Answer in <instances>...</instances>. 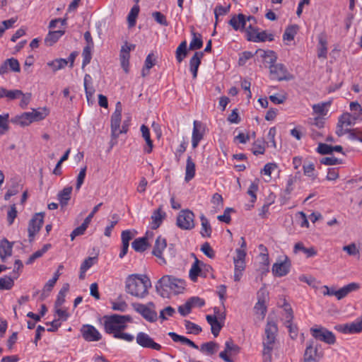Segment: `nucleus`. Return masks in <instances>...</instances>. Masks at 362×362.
I'll use <instances>...</instances> for the list:
<instances>
[{
    "instance_id": "63",
    "label": "nucleus",
    "mask_w": 362,
    "mask_h": 362,
    "mask_svg": "<svg viewBox=\"0 0 362 362\" xmlns=\"http://www.w3.org/2000/svg\"><path fill=\"white\" fill-rule=\"evenodd\" d=\"M201 251L209 258L213 259L215 257V252L208 242L202 245Z\"/></svg>"
},
{
    "instance_id": "4",
    "label": "nucleus",
    "mask_w": 362,
    "mask_h": 362,
    "mask_svg": "<svg viewBox=\"0 0 362 362\" xmlns=\"http://www.w3.org/2000/svg\"><path fill=\"white\" fill-rule=\"evenodd\" d=\"M356 117H353L349 112L343 113L339 118L336 134L337 136H342L349 134V136H362L360 130L351 129L350 127L355 123Z\"/></svg>"
},
{
    "instance_id": "61",
    "label": "nucleus",
    "mask_w": 362,
    "mask_h": 362,
    "mask_svg": "<svg viewBox=\"0 0 362 362\" xmlns=\"http://www.w3.org/2000/svg\"><path fill=\"white\" fill-rule=\"evenodd\" d=\"M232 211H234V209L233 208L227 207L222 215H219L217 216V219L219 221L226 223H230L231 221L230 218V213Z\"/></svg>"
},
{
    "instance_id": "37",
    "label": "nucleus",
    "mask_w": 362,
    "mask_h": 362,
    "mask_svg": "<svg viewBox=\"0 0 362 362\" xmlns=\"http://www.w3.org/2000/svg\"><path fill=\"white\" fill-rule=\"evenodd\" d=\"M132 247L136 252H144L149 247L147 237H142L135 239L132 243Z\"/></svg>"
},
{
    "instance_id": "36",
    "label": "nucleus",
    "mask_w": 362,
    "mask_h": 362,
    "mask_svg": "<svg viewBox=\"0 0 362 362\" xmlns=\"http://www.w3.org/2000/svg\"><path fill=\"white\" fill-rule=\"evenodd\" d=\"M195 171V163L192 160L191 156H188L187 159L185 176V180L187 182H189L194 177Z\"/></svg>"
},
{
    "instance_id": "19",
    "label": "nucleus",
    "mask_w": 362,
    "mask_h": 362,
    "mask_svg": "<svg viewBox=\"0 0 362 362\" xmlns=\"http://www.w3.org/2000/svg\"><path fill=\"white\" fill-rule=\"evenodd\" d=\"M215 315H207L206 320L211 326V331L214 337L218 336L220 331L223 327V325L218 320L217 315L219 316V308L215 307L214 308Z\"/></svg>"
},
{
    "instance_id": "44",
    "label": "nucleus",
    "mask_w": 362,
    "mask_h": 362,
    "mask_svg": "<svg viewBox=\"0 0 362 362\" xmlns=\"http://www.w3.org/2000/svg\"><path fill=\"white\" fill-rule=\"evenodd\" d=\"M192 40L189 43V49H199L203 46L202 35L194 31L192 32Z\"/></svg>"
},
{
    "instance_id": "6",
    "label": "nucleus",
    "mask_w": 362,
    "mask_h": 362,
    "mask_svg": "<svg viewBox=\"0 0 362 362\" xmlns=\"http://www.w3.org/2000/svg\"><path fill=\"white\" fill-rule=\"evenodd\" d=\"M122 111V104L120 102H117L115 106V110L111 117L112 136H118L119 134H126L127 132L129 121H124L122 127H120Z\"/></svg>"
},
{
    "instance_id": "5",
    "label": "nucleus",
    "mask_w": 362,
    "mask_h": 362,
    "mask_svg": "<svg viewBox=\"0 0 362 362\" xmlns=\"http://www.w3.org/2000/svg\"><path fill=\"white\" fill-rule=\"evenodd\" d=\"M185 286V282L184 280L170 275H165L161 277L157 285V288L160 287L165 291H170L175 293H182Z\"/></svg>"
},
{
    "instance_id": "8",
    "label": "nucleus",
    "mask_w": 362,
    "mask_h": 362,
    "mask_svg": "<svg viewBox=\"0 0 362 362\" xmlns=\"http://www.w3.org/2000/svg\"><path fill=\"white\" fill-rule=\"evenodd\" d=\"M194 214L189 209L181 210L176 220V224L182 230H192L195 227Z\"/></svg>"
},
{
    "instance_id": "39",
    "label": "nucleus",
    "mask_w": 362,
    "mask_h": 362,
    "mask_svg": "<svg viewBox=\"0 0 362 362\" xmlns=\"http://www.w3.org/2000/svg\"><path fill=\"white\" fill-rule=\"evenodd\" d=\"M32 122H38L42 120L48 115V110L46 107L33 109L31 112H28Z\"/></svg>"
},
{
    "instance_id": "53",
    "label": "nucleus",
    "mask_w": 362,
    "mask_h": 362,
    "mask_svg": "<svg viewBox=\"0 0 362 362\" xmlns=\"http://www.w3.org/2000/svg\"><path fill=\"white\" fill-rule=\"evenodd\" d=\"M295 222L301 228H308L309 225L307 216L303 211L298 212L295 215Z\"/></svg>"
},
{
    "instance_id": "51",
    "label": "nucleus",
    "mask_w": 362,
    "mask_h": 362,
    "mask_svg": "<svg viewBox=\"0 0 362 362\" xmlns=\"http://www.w3.org/2000/svg\"><path fill=\"white\" fill-rule=\"evenodd\" d=\"M274 346L263 344L262 361L272 362V351Z\"/></svg>"
},
{
    "instance_id": "55",
    "label": "nucleus",
    "mask_w": 362,
    "mask_h": 362,
    "mask_svg": "<svg viewBox=\"0 0 362 362\" xmlns=\"http://www.w3.org/2000/svg\"><path fill=\"white\" fill-rule=\"evenodd\" d=\"M153 55L149 54L146 59L144 66L141 71V74L143 76H146L149 74L150 69L154 66L155 62L152 58Z\"/></svg>"
},
{
    "instance_id": "46",
    "label": "nucleus",
    "mask_w": 362,
    "mask_h": 362,
    "mask_svg": "<svg viewBox=\"0 0 362 362\" xmlns=\"http://www.w3.org/2000/svg\"><path fill=\"white\" fill-rule=\"evenodd\" d=\"M69 290V284L67 283L64 284L58 293L57 298L55 301V308H59L65 302V297Z\"/></svg>"
},
{
    "instance_id": "27",
    "label": "nucleus",
    "mask_w": 362,
    "mask_h": 362,
    "mask_svg": "<svg viewBox=\"0 0 362 362\" xmlns=\"http://www.w3.org/2000/svg\"><path fill=\"white\" fill-rule=\"evenodd\" d=\"M333 151L339 152L342 154H344L343 152V148L341 146L337 145V146H332L328 144H322L319 143L318 144V153L322 154V155H327V154H332Z\"/></svg>"
},
{
    "instance_id": "3",
    "label": "nucleus",
    "mask_w": 362,
    "mask_h": 362,
    "mask_svg": "<svg viewBox=\"0 0 362 362\" xmlns=\"http://www.w3.org/2000/svg\"><path fill=\"white\" fill-rule=\"evenodd\" d=\"M261 57L269 64V72L271 78L274 80L290 81L293 76L288 71L286 67L281 63H276L277 57L272 50L262 51Z\"/></svg>"
},
{
    "instance_id": "33",
    "label": "nucleus",
    "mask_w": 362,
    "mask_h": 362,
    "mask_svg": "<svg viewBox=\"0 0 362 362\" xmlns=\"http://www.w3.org/2000/svg\"><path fill=\"white\" fill-rule=\"evenodd\" d=\"M12 248V244L6 239H4L0 242V258L3 261L11 255Z\"/></svg>"
},
{
    "instance_id": "23",
    "label": "nucleus",
    "mask_w": 362,
    "mask_h": 362,
    "mask_svg": "<svg viewBox=\"0 0 362 362\" xmlns=\"http://www.w3.org/2000/svg\"><path fill=\"white\" fill-rule=\"evenodd\" d=\"M189 275L190 279L194 282L197 281L198 276L206 277V273L203 272V269L200 266V261L197 257L191 267Z\"/></svg>"
},
{
    "instance_id": "59",
    "label": "nucleus",
    "mask_w": 362,
    "mask_h": 362,
    "mask_svg": "<svg viewBox=\"0 0 362 362\" xmlns=\"http://www.w3.org/2000/svg\"><path fill=\"white\" fill-rule=\"evenodd\" d=\"M135 234V230H123L121 234L122 244L129 245V241L134 238Z\"/></svg>"
},
{
    "instance_id": "16",
    "label": "nucleus",
    "mask_w": 362,
    "mask_h": 362,
    "mask_svg": "<svg viewBox=\"0 0 362 362\" xmlns=\"http://www.w3.org/2000/svg\"><path fill=\"white\" fill-rule=\"evenodd\" d=\"M291 265V261L287 257H285L284 260L275 262L272 268L274 276L282 277L287 275L290 272Z\"/></svg>"
},
{
    "instance_id": "20",
    "label": "nucleus",
    "mask_w": 362,
    "mask_h": 362,
    "mask_svg": "<svg viewBox=\"0 0 362 362\" xmlns=\"http://www.w3.org/2000/svg\"><path fill=\"white\" fill-rule=\"evenodd\" d=\"M334 329L343 334H357L361 332V329L358 320L351 323L339 324L334 327Z\"/></svg>"
},
{
    "instance_id": "10",
    "label": "nucleus",
    "mask_w": 362,
    "mask_h": 362,
    "mask_svg": "<svg viewBox=\"0 0 362 362\" xmlns=\"http://www.w3.org/2000/svg\"><path fill=\"white\" fill-rule=\"evenodd\" d=\"M44 222V214L42 213L35 214L28 223V232L30 242L33 241L35 235L40 231Z\"/></svg>"
},
{
    "instance_id": "28",
    "label": "nucleus",
    "mask_w": 362,
    "mask_h": 362,
    "mask_svg": "<svg viewBox=\"0 0 362 362\" xmlns=\"http://www.w3.org/2000/svg\"><path fill=\"white\" fill-rule=\"evenodd\" d=\"M92 78L89 74H86L83 78V84L86 92V96L87 99V102L88 104H93V95L95 93V89L92 86H88L89 83H91Z\"/></svg>"
},
{
    "instance_id": "64",
    "label": "nucleus",
    "mask_w": 362,
    "mask_h": 362,
    "mask_svg": "<svg viewBox=\"0 0 362 362\" xmlns=\"http://www.w3.org/2000/svg\"><path fill=\"white\" fill-rule=\"evenodd\" d=\"M95 257H89L82 262L80 267V270H82L83 272H86L92 266L95 264Z\"/></svg>"
},
{
    "instance_id": "32",
    "label": "nucleus",
    "mask_w": 362,
    "mask_h": 362,
    "mask_svg": "<svg viewBox=\"0 0 362 362\" xmlns=\"http://www.w3.org/2000/svg\"><path fill=\"white\" fill-rule=\"evenodd\" d=\"M168 335L170 337L172 340L175 342H180L182 344H186L193 349H198L199 346L192 340L189 339L188 338L179 335L175 332H170L168 333Z\"/></svg>"
},
{
    "instance_id": "13",
    "label": "nucleus",
    "mask_w": 362,
    "mask_h": 362,
    "mask_svg": "<svg viewBox=\"0 0 362 362\" xmlns=\"http://www.w3.org/2000/svg\"><path fill=\"white\" fill-rule=\"evenodd\" d=\"M136 341L138 345L143 348L151 349L160 351L161 345L154 341V340L146 332H138L136 337Z\"/></svg>"
},
{
    "instance_id": "56",
    "label": "nucleus",
    "mask_w": 362,
    "mask_h": 362,
    "mask_svg": "<svg viewBox=\"0 0 362 362\" xmlns=\"http://www.w3.org/2000/svg\"><path fill=\"white\" fill-rule=\"evenodd\" d=\"M13 276L8 277L5 276L0 279V289L1 290H8L11 289L13 286Z\"/></svg>"
},
{
    "instance_id": "24",
    "label": "nucleus",
    "mask_w": 362,
    "mask_h": 362,
    "mask_svg": "<svg viewBox=\"0 0 362 362\" xmlns=\"http://www.w3.org/2000/svg\"><path fill=\"white\" fill-rule=\"evenodd\" d=\"M360 288V284L358 283H350L344 287L339 288V290L334 292V296L337 297L338 300H341L346 297L349 293L352 291H357Z\"/></svg>"
},
{
    "instance_id": "1",
    "label": "nucleus",
    "mask_w": 362,
    "mask_h": 362,
    "mask_svg": "<svg viewBox=\"0 0 362 362\" xmlns=\"http://www.w3.org/2000/svg\"><path fill=\"white\" fill-rule=\"evenodd\" d=\"M104 319V330L107 334H112L113 337L122 339L127 342H132L134 337L129 334L123 332L127 327V323L132 322V318L130 315H120L113 314L106 315Z\"/></svg>"
},
{
    "instance_id": "52",
    "label": "nucleus",
    "mask_w": 362,
    "mask_h": 362,
    "mask_svg": "<svg viewBox=\"0 0 362 362\" xmlns=\"http://www.w3.org/2000/svg\"><path fill=\"white\" fill-rule=\"evenodd\" d=\"M276 171H279L277 164L275 163H268L264 166L263 169L261 170V174L267 175L269 178H272V173Z\"/></svg>"
},
{
    "instance_id": "22",
    "label": "nucleus",
    "mask_w": 362,
    "mask_h": 362,
    "mask_svg": "<svg viewBox=\"0 0 362 362\" xmlns=\"http://www.w3.org/2000/svg\"><path fill=\"white\" fill-rule=\"evenodd\" d=\"M318 340L328 345H334L337 341L335 334L322 326H318Z\"/></svg>"
},
{
    "instance_id": "34",
    "label": "nucleus",
    "mask_w": 362,
    "mask_h": 362,
    "mask_svg": "<svg viewBox=\"0 0 362 362\" xmlns=\"http://www.w3.org/2000/svg\"><path fill=\"white\" fill-rule=\"evenodd\" d=\"M200 220H201V230L200 234L204 238H210L212 233V228L210 225V223L207 218L204 215L202 214L200 216Z\"/></svg>"
},
{
    "instance_id": "2",
    "label": "nucleus",
    "mask_w": 362,
    "mask_h": 362,
    "mask_svg": "<svg viewBox=\"0 0 362 362\" xmlns=\"http://www.w3.org/2000/svg\"><path fill=\"white\" fill-rule=\"evenodd\" d=\"M151 286L150 280L144 275L130 274L125 280L126 292L137 298H144L148 295Z\"/></svg>"
},
{
    "instance_id": "12",
    "label": "nucleus",
    "mask_w": 362,
    "mask_h": 362,
    "mask_svg": "<svg viewBox=\"0 0 362 362\" xmlns=\"http://www.w3.org/2000/svg\"><path fill=\"white\" fill-rule=\"evenodd\" d=\"M267 138L268 140H265L264 137H257V139L253 141L251 147V151L253 154L256 156L264 154L266 148L269 146V144H271L274 147L276 146V144L274 140V137Z\"/></svg>"
},
{
    "instance_id": "17",
    "label": "nucleus",
    "mask_w": 362,
    "mask_h": 362,
    "mask_svg": "<svg viewBox=\"0 0 362 362\" xmlns=\"http://www.w3.org/2000/svg\"><path fill=\"white\" fill-rule=\"evenodd\" d=\"M277 332L276 324L274 322L269 321L265 327L266 336L263 339L262 344L274 346Z\"/></svg>"
},
{
    "instance_id": "60",
    "label": "nucleus",
    "mask_w": 362,
    "mask_h": 362,
    "mask_svg": "<svg viewBox=\"0 0 362 362\" xmlns=\"http://www.w3.org/2000/svg\"><path fill=\"white\" fill-rule=\"evenodd\" d=\"M9 115L5 113L0 115V134H3L8 128Z\"/></svg>"
},
{
    "instance_id": "18",
    "label": "nucleus",
    "mask_w": 362,
    "mask_h": 362,
    "mask_svg": "<svg viewBox=\"0 0 362 362\" xmlns=\"http://www.w3.org/2000/svg\"><path fill=\"white\" fill-rule=\"evenodd\" d=\"M135 48V45L129 44L126 42L121 47L119 53V59L121 66L127 72L129 64L130 52Z\"/></svg>"
},
{
    "instance_id": "7",
    "label": "nucleus",
    "mask_w": 362,
    "mask_h": 362,
    "mask_svg": "<svg viewBox=\"0 0 362 362\" xmlns=\"http://www.w3.org/2000/svg\"><path fill=\"white\" fill-rule=\"evenodd\" d=\"M134 310L141 315L144 319L149 322H155L158 320V314L156 311V305L153 302L146 304L140 303H134Z\"/></svg>"
},
{
    "instance_id": "38",
    "label": "nucleus",
    "mask_w": 362,
    "mask_h": 362,
    "mask_svg": "<svg viewBox=\"0 0 362 362\" xmlns=\"http://www.w3.org/2000/svg\"><path fill=\"white\" fill-rule=\"evenodd\" d=\"M11 122L21 127L28 126L33 122L28 112L15 116L11 119Z\"/></svg>"
},
{
    "instance_id": "9",
    "label": "nucleus",
    "mask_w": 362,
    "mask_h": 362,
    "mask_svg": "<svg viewBox=\"0 0 362 362\" xmlns=\"http://www.w3.org/2000/svg\"><path fill=\"white\" fill-rule=\"evenodd\" d=\"M83 339L88 342H95L101 340L102 334L98 329L92 325H83L80 329Z\"/></svg>"
},
{
    "instance_id": "31",
    "label": "nucleus",
    "mask_w": 362,
    "mask_h": 362,
    "mask_svg": "<svg viewBox=\"0 0 362 362\" xmlns=\"http://www.w3.org/2000/svg\"><path fill=\"white\" fill-rule=\"evenodd\" d=\"M219 349V344L214 341H210L202 344L200 346V351L206 355L211 356L216 354Z\"/></svg>"
},
{
    "instance_id": "35",
    "label": "nucleus",
    "mask_w": 362,
    "mask_h": 362,
    "mask_svg": "<svg viewBox=\"0 0 362 362\" xmlns=\"http://www.w3.org/2000/svg\"><path fill=\"white\" fill-rule=\"evenodd\" d=\"M332 101L329 100L325 103H322L321 104H318V128H320L323 126L322 119H325V117L328 114V108L331 105Z\"/></svg>"
},
{
    "instance_id": "29",
    "label": "nucleus",
    "mask_w": 362,
    "mask_h": 362,
    "mask_svg": "<svg viewBox=\"0 0 362 362\" xmlns=\"http://www.w3.org/2000/svg\"><path fill=\"white\" fill-rule=\"evenodd\" d=\"M72 190L71 186H67L59 192L57 199L62 207H64L68 204L69 201L71 199Z\"/></svg>"
},
{
    "instance_id": "57",
    "label": "nucleus",
    "mask_w": 362,
    "mask_h": 362,
    "mask_svg": "<svg viewBox=\"0 0 362 362\" xmlns=\"http://www.w3.org/2000/svg\"><path fill=\"white\" fill-rule=\"evenodd\" d=\"M258 183L253 182L250 185L247 189V193L249 196H250L252 203H255L257 200L256 193L258 191Z\"/></svg>"
},
{
    "instance_id": "58",
    "label": "nucleus",
    "mask_w": 362,
    "mask_h": 362,
    "mask_svg": "<svg viewBox=\"0 0 362 362\" xmlns=\"http://www.w3.org/2000/svg\"><path fill=\"white\" fill-rule=\"evenodd\" d=\"M175 313V310L171 306H167L160 311L159 317L162 321L167 320L169 317L173 316Z\"/></svg>"
},
{
    "instance_id": "21",
    "label": "nucleus",
    "mask_w": 362,
    "mask_h": 362,
    "mask_svg": "<svg viewBox=\"0 0 362 362\" xmlns=\"http://www.w3.org/2000/svg\"><path fill=\"white\" fill-rule=\"evenodd\" d=\"M166 217V213L163 210L162 206H160L156 210L153 211L151 214L150 226L152 230H156L162 224L163 220Z\"/></svg>"
},
{
    "instance_id": "50",
    "label": "nucleus",
    "mask_w": 362,
    "mask_h": 362,
    "mask_svg": "<svg viewBox=\"0 0 362 362\" xmlns=\"http://www.w3.org/2000/svg\"><path fill=\"white\" fill-rule=\"evenodd\" d=\"M184 324L188 334H193L197 335L202 331V329L199 325L192 322L189 320H185Z\"/></svg>"
},
{
    "instance_id": "26",
    "label": "nucleus",
    "mask_w": 362,
    "mask_h": 362,
    "mask_svg": "<svg viewBox=\"0 0 362 362\" xmlns=\"http://www.w3.org/2000/svg\"><path fill=\"white\" fill-rule=\"evenodd\" d=\"M250 40H252L255 42H271L274 40V35L272 33H269L267 31L257 32L254 31L250 33V36L249 38Z\"/></svg>"
},
{
    "instance_id": "40",
    "label": "nucleus",
    "mask_w": 362,
    "mask_h": 362,
    "mask_svg": "<svg viewBox=\"0 0 362 362\" xmlns=\"http://www.w3.org/2000/svg\"><path fill=\"white\" fill-rule=\"evenodd\" d=\"M303 252L306 257H310L314 256L316 254L315 250L314 247H305L304 245L301 242H298L294 245L293 247V252L297 254L298 252Z\"/></svg>"
},
{
    "instance_id": "41",
    "label": "nucleus",
    "mask_w": 362,
    "mask_h": 362,
    "mask_svg": "<svg viewBox=\"0 0 362 362\" xmlns=\"http://www.w3.org/2000/svg\"><path fill=\"white\" fill-rule=\"evenodd\" d=\"M64 34V30L49 31L45 37V43L52 46Z\"/></svg>"
},
{
    "instance_id": "47",
    "label": "nucleus",
    "mask_w": 362,
    "mask_h": 362,
    "mask_svg": "<svg viewBox=\"0 0 362 362\" xmlns=\"http://www.w3.org/2000/svg\"><path fill=\"white\" fill-rule=\"evenodd\" d=\"M187 54V42L183 41L180 44V45L177 47L176 49L175 57L177 62H182L183 59L186 57Z\"/></svg>"
},
{
    "instance_id": "11",
    "label": "nucleus",
    "mask_w": 362,
    "mask_h": 362,
    "mask_svg": "<svg viewBox=\"0 0 362 362\" xmlns=\"http://www.w3.org/2000/svg\"><path fill=\"white\" fill-rule=\"evenodd\" d=\"M240 351V347L235 344L234 341L229 339L225 342V349L219 354V357L224 362H234L230 358L231 356H235Z\"/></svg>"
},
{
    "instance_id": "62",
    "label": "nucleus",
    "mask_w": 362,
    "mask_h": 362,
    "mask_svg": "<svg viewBox=\"0 0 362 362\" xmlns=\"http://www.w3.org/2000/svg\"><path fill=\"white\" fill-rule=\"evenodd\" d=\"M304 175L308 177L314 175L315 165L310 161H305L303 165Z\"/></svg>"
},
{
    "instance_id": "30",
    "label": "nucleus",
    "mask_w": 362,
    "mask_h": 362,
    "mask_svg": "<svg viewBox=\"0 0 362 362\" xmlns=\"http://www.w3.org/2000/svg\"><path fill=\"white\" fill-rule=\"evenodd\" d=\"M228 23L235 30L243 29L246 26V18L245 15L240 13L238 16H233Z\"/></svg>"
},
{
    "instance_id": "14",
    "label": "nucleus",
    "mask_w": 362,
    "mask_h": 362,
    "mask_svg": "<svg viewBox=\"0 0 362 362\" xmlns=\"http://www.w3.org/2000/svg\"><path fill=\"white\" fill-rule=\"evenodd\" d=\"M167 247V240L165 238L159 235L155 242L152 254L158 259V263L160 265L167 264L165 258L163 255V251Z\"/></svg>"
},
{
    "instance_id": "25",
    "label": "nucleus",
    "mask_w": 362,
    "mask_h": 362,
    "mask_svg": "<svg viewBox=\"0 0 362 362\" xmlns=\"http://www.w3.org/2000/svg\"><path fill=\"white\" fill-rule=\"evenodd\" d=\"M203 57V52H197L189 61V70L194 78H197L199 66L201 64V59Z\"/></svg>"
},
{
    "instance_id": "43",
    "label": "nucleus",
    "mask_w": 362,
    "mask_h": 362,
    "mask_svg": "<svg viewBox=\"0 0 362 362\" xmlns=\"http://www.w3.org/2000/svg\"><path fill=\"white\" fill-rule=\"evenodd\" d=\"M67 64L68 61L62 58L56 59L47 63V65L50 67L54 72L64 69Z\"/></svg>"
},
{
    "instance_id": "48",
    "label": "nucleus",
    "mask_w": 362,
    "mask_h": 362,
    "mask_svg": "<svg viewBox=\"0 0 362 362\" xmlns=\"http://www.w3.org/2000/svg\"><path fill=\"white\" fill-rule=\"evenodd\" d=\"M50 247V244L44 245L40 250H38L32 254V255L27 260L26 264H31L33 263L36 259L41 257Z\"/></svg>"
},
{
    "instance_id": "42",
    "label": "nucleus",
    "mask_w": 362,
    "mask_h": 362,
    "mask_svg": "<svg viewBox=\"0 0 362 362\" xmlns=\"http://www.w3.org/2000/svg\"><path fill=\"white\" fill-rule=\"evenodd\" d=\"M298 30V27L296 25H292L286 28L283 35V40L286 42L288 45V42L294 40Z\"/></svg>"
},
{
    "instance_id": "49",
    "label": "nucleus",
    "mask_w": 362,
    "mask_h": 362,
    "mask_svg": "<svg viewBox=\"0 0 362 362\" xmlns=\"http://www.w3.org/2000/svg\"><path fill=\"white\" fill-rule=\"evenodd\" d=\"M297 182V177L290 175L287 180L286 183V187L284 189V196H289L295 189V184Z\"/></svg>"
},
{
    "instance_id": "45",
    "label": "nucleus",
    "mask_w": 362,
    "mask_h": 362,
    "mask_svg": "<svg viewBox=\"0 0 362 362\" xmlns=\"http://www.w3.org/2000/svg\"><path fill=\"white\" fill-rule=\"evenodd\" d=\"M317 356V347H313L310 344L307 346L303 362H316L315 357Z\"/></svg>"
},
{
    "instance_id": "54",
    "label": "nucleus",
    "mask_w": 362,
    "mask_h": 362,
    "mask_svg": "<svg viewBox=\"0 0 362 362\" xmlns=\"http://www.w3.org/2000/svg\"><path fill=\"white\" fill-rule=\"evenodd\" d=\"M139 12V7L134 6L132 8L127 16L128 24L129 27H133L136 24V19Z\"/></svg>"
},
{
    "instance_id": "15",
    "label": "nucleus",
    "mask_w": 362,
    "mask_h": 362,
    "mask_svg": "<svg viewBox=\"0 0 362 362\" xmlns=\"http://www.w3.org/2000/svg\"><path fill=\"white\" fill-rule=\"evenodd\" d=\"M258 300L256 303L254 309L255 311V314L259 315L261 319H264L267 311L266 301L267 297V291L262 288L259 290L257 293Z\"/></svg>"
}]
</instances>
